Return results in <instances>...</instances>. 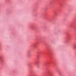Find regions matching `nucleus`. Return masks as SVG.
<instances>
[{
    "instance_id": "nucleus-1",
    "label": "nucleus",
    "mask_w": 76,
    "mask_h": 76,
    "mask_svg": "<svg viewBox=\"0 0 76 76\" xmlns=\"http://www.w3.org/2000/svg\"><path fill=\"white\" fill-rule=\"evenodd\" d=\"M74 48H76V46H74Z\"/></svg>"
},
{
    "instance_id": "nucleus-2",
    "label": "nucleus",
    "mask_w": 76,
    "mask_h": 76,
    "mask_svg": "<svg viewBox=\"0 0 76 76\" xmlns=\"http://www.w3.org/2000/svg\"><path fill=\"white\" fill-rule=\"evenodd\" d=\"M37 64H38V63H37V62H36Z\"/></svg>"
}]
</instances>
